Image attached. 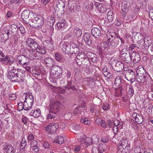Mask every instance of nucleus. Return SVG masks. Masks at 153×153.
<instances>
[{
	"instance_id": "f257e3e1",
	"label": "nucleus",
	"mask_w": 153,
	"mask_h": 153,
	"mask_svg": "<svg viewBox=\"0 0 153 153\" xmlns=\"http://www.w3.org/2000/svg\"><path fill=\"white\" fill-rule=\"evenodd\" d=\"M137 72L136 78L138 83H146L151 81V78L149 74L143 68H140Z\"/></svg>"
},
{
	"instance_id": "f03ea898",
	"label": "nucleus",
	"mask_w": 153,
	"mask_h": 153,
	"mask_svg": "<svg viewBox=\"0 0 153 153\" xmlns=\"http://www.w3.org/2000/svg\"><path fill=\"white\" fill-rule=\"evenodd\" d=\"M31 21L33 24L31 25L29 24V25L33 28H41L44 25V19L43 17L36 13L32 19Z\"/></svg>"
},
{
	"instance_id": "7ed1b4c3",
	"label": "nucleus",
	"mask_w": 153,
	"mask_h": 153,
	"mask_svg": "<svg viewBox=\"0 0 153 153\" xmlns=\"http://www.w3.org/2000/svg\"><path fill=\"white\" fill-rule=\"evenodd\" d=\"M110 64H111L112 69L117 72H120L123 69L125 71H126L124 69V64L121 62L114 58H111L110 62Z\"/></svg>"
},
{
	"instance_id": "20e7f679",
	"label": "nucleus",
	"mask_w": 153,
	"mask_h": 153,
	"mask_svg": "<svg viewBox=\"0 0 153 153\" xmlns=\"http://www.w3.org/2000/svg\"><path fill=\"white\" fill-rule=\"evenodd\" d=\"M61 105V103L59 100H56L51 101L48 107L49 112L56 114L59 111Z\"/></svg>"
},
{
	"instance_id": "39448f33",
	"label": "nucleus",
	"mask_w": 153,
	"mask_h": 153,
	"mask_svg": "<svg viewBox=\"0 0 153 153\" xmlns=\"http://www.w3.org/2000/svg\"><path fill=\"white\" fill-rule=\"evenodd\" d=\"M35 13L29 10H25L22 13L21 18L25 24H28L30 19H32Z\"/></svg>"
},
{
	"instance_id": "423d86ee",
	"label": "nucleus",
	"mask_w": 153,
	"mask_h": 153,
	"mask_svg": "<svg viewBox=\"0 0 153 153\" xmlns=\"http://www.w3.org/2000/svg\"><path fill=\"white\" fill-rule=\"evenodd\" d=\"M76 61L82 71L83 69L86 68L88 67V64L90 63L89 60L86 56L81 59H76Z\"/></svg>"
},
{
	"instance_id": "0eeeda50",
	"label": "nucleus",
	"mask_w": 153,
	"mask_h": 153,
	"mask_svg": "<svg viewBox=\"0 0 153 153\" xmlns=\"http://www.w3.org/2000/svg\"><path fill=\"white\" fill-rule=\"evenodd\" d=\"M17 73L15 69L11 70L8 73V77L9 80L12 82L20 83L21 81H22L23 79L21 78V79L18 78L16 74Z\"/></svg>"
},
{
	"instance_id": "6e6552de",
	"label": "nucleus",
	"mask_w": 153,
	"mask_h": 153,
	"mask_svg": "<svg viewBox=\"0 0 153 153\" xmlns=\"http://www.w3.org/2000/svg\"><path fill=\"white\" fill-rule=\"evenodd\" d=\"M62 69L59 65H55L52 66L50 71V74L53 76L54 78L56 79L57 77L60 76L62 73Z\"/></svg>"
},
{
	"instance_id": "1a4fd4ad",
	"label": "nucleus",
	"mask_w": 153,
	"mask_h": 153,
	"mask_svg": "<svg viewBox=\"0 0 153 153\" xmlns=\"http://www.w3.org/2000/svg\"><path fill=\"white\" fill-rule=\"evenodd\" d=\"M59 128L58 124L54 123H51L47 126L45 127V129L48 134H53L55 133L56 129Z\"/></svg>"
},
{
	"instance_id": "9d476101",
	"label": "nucleus",
	"mask_w": 153,
	"mask_h": 153,
	"mask_svg": "<svg viewBox=\"0 0 153 153\" xmlns=\"http://www.w3.org/2000/svg\"><path fill=\"white\" fill-rule=\"evenodd\" d=\"M14 62L13 57L12 56L6 55L4 58H0V62L5 65H11Z\"/></svg>"
},
{
	"instance_id": "9b49d317",
	"label": "nucleus",
	"mask_w": 153,
	"mask_h": 153,
	"mask_svg": "<svg viewBox=\"0 0 153 153\" xmlns=\"http://www.w3.org/2000/svg\"><path fill=\"white\" fill-rule=\"evenodd\" d=\"M26 45L33 50H37L39 45L33 39L30 38H28L26 39Z\"/></svg>"
},
{
	"instance_id": "f8f14e48",
	"label": "nucleus",
	"mask_w": 153,
	"mask_h": 153,
	"mask_svg": "<svg viewBox=\"0 0 153 153\" xmlns=\"http://www.w3.org/2000/svg\"><path fill=\"white\" fill-rule=\"evenodd\" d=\"M125 77L127 80L132 83L135 80V73L131 69H128L126 71Z\"/></svg>"
},
{
	"instance_id": "ddd939ff",
	"label": "nucleus",
	"mask_w": 153,
	"mask_h": 153,
	"mask_svg": "<svg viewBox=\"0 0 153 153\" xmlns=\"http://www.w3.org/2000/svg\"><path fill=\"white\" fill-rule=\"evenodd\" d=\"M26 53L25 56L27 58L30 59H38V56L37 55V53L36 51H33V50L25 49V51Z\"/></svg>"
},
{
	"instance_id": "4468645a",
	"label": "nucleus",
	"mask_w": 153,
	"mask_h": 153,
	"mask_svg": "<svg viewBox=\"0 0 153 153\" xmlns=\"http://www.w3.org/2000/svg\"><path fill=\"white\" fill-rule=\"evenodd\" d=\"M62 52L65 54L70 53L73 54L70 43L69 44L65 43L63 44L62 46Z\"/></svg>"
},
{
	"instance_id": "2eb2a0df",
	"label": "nucleus",
	"mask_w": 153,
	"mask_h": 153,
	"mask_svg": "<svg viewBox=\"0 0 153 153\" xmlns=\"http://www.w3.org/2000/svg\"><path fill=\"white\" fill-rule=\"evenodd\" d=\"M111 38L108 39V45L110 48L114 49L117 47L120 43V42L118 39H116L114 41Z\"/></svg>"
},
{
	"instance_id": "dca6fc26",
	"label": "nucleus",
	"mask_w": 153,
	"mask_h": 153,
	"mask_svg": "<svg viewBox=\"0 0 153 153\" xmlns=\"http://www.w3.org/2000/svg\"><path fill=\"white\" fill-rule=\"evenodd\" d=\"M92 38L91 34L89 33H85L83 36V40L89 46H90L92 43Z\"/></svg>"
},
{
	"instance_id": "f3484780",
	"label": "nucleus",
	"mask_w": 153,
	"mask_h": 153,
	"mask_svg": "<svg viewBox=\"0 0 153 153\" xmlns=\"http://www.w3.org/2000/svg\"><path fill=\"white\" fill-rule=\"evenodd\" d=\"M114 84L116 85H128V84L126 83L125 80L123 79L121 76H118L116 77L114 81Z\"/></svg>"
},
{
	"instance_id": "a211bd4d",
	"label": "nucleus",
	"mask_w": 153,
	"mask_h": 153,
	"mask_svg": "<svg viewBox=\"0 0 153 153\" xmlns=\"http://www.w3.org/2000/svg\"><path fill=\"white\" fill-rule=\"evenodd\" d=\"M131 62L133 60V63H137L140 59L139 53L137 52L132 51L131 54Z\"/></svg>"
},
{
	"instance_id": "6ab92c4d",
	"label": "nucleus",
	"mask_w": 153,
	"mask_h": 153,
	"mask_svg": "<svg viewBox=\"0 0 153 153\" xmlns=\"http://www.w3.org/2000/svg\"><path fill=\"white\" fill-rule=\"evenodd\" d=\"M94 5L100 13H104L106 10L105 5L102 3L95 2Z\"/></svg>"
},
{
	"instance_id": "aec40b11",
	"label": "nucleus",
	"mask_w": 153,
	"mask_h": 153,
	"mask_svg": "<svg viewBox=\"0 0 153 153\" xmlns=\"http://www.w3.org/2000/svg\"><path fill=\"white\" fill-rule=\"evenodd\" d=\"M121 56L122 60L125 62L127 64L131 63V54L130 53H123Z\"/></svg>"
},
{
	"instance_id": "412c9836",
	"label": "nucleus",
	"mask_w": 153,
	"mask_h": 153,
	"mask_svg": "<svg viewBox=\"0 0 153 153\" xmlns=\"http://www.w3.org/2000/svg\"><path fill=\"white\" fill-rule=\"evenodd\" d=\"M67 82V85L64 86L65 88L68 89L69 91H70V90L73 91L76 90V89L74 85V83L73 79H71L70 81L68 80Z\"/></svg>"
},
{
	"instance_id": "4be33fe9",
	"label": "nucleus",
	"mask_w": 153,
	"mask_h": 153,
	"mask_svg": "<svg viewBox=\"0 0 153 153\" xmlns=\"http://www.w3.org/2000/svg\"><path fill=\"white\" fill-rule=\"evenodd\" d=\"M91 33L93 36L96 38H99L101 36L100 30L97 27H94L91 30Z\"/></svg>"
},
{
	"instance_id": "5701e85b",
	"label": "nucleus",
	"mask_w": 153,
	"mask_h": 153,
	"mask_svg": "<svg viewBox=\"0 0 153 153\" xmlns=\"http://www.w3.org/2000/svg\"><path fill=\"white\" fill-rule=\"evenodd\" d=\"M127 85H120L117 88L115 89V95L116 97H120L122 95L124 91V87Z\"/></svg>"
},
{
	"instance_id": "b1692460",
	"label": "nucleus",
	"mask_w": 153,
	"mask_h": 153,
	"mask_svg": "<svg viewBox=\"0 0 153 153\" xmlns=\"http://www.w3.org/2000/svg\"><path fill=\"white\" fill-rule=\"evenodd\" d=\"M130 4L129 2L125 1L122 3L121 9L123 12L127 13L130 8Z\"/></svg>"
},
{
	"instance_id": "393cba45",
	"label": "nucleus",
	"mask_w": 153,
	"mask_h": 153,
	"mask_svg": "<svg viewBox=\"0 0 153 153\" xmlns=\"http://www.w3.org/2000/svg\"><path fill=\"white\" fill-rule=\"evenodd\" d=\"M22 98L23 99H25L23 102L24 104H25V102H26L28 105L30 104V106H29L28 107L30 108V109L33 105V100L29 99V98L26 97V96H25V94L22 96Z\"/></svg>"
},
{
	"instance_id": "a878e982",
	"label": "nucleus",
	"mask_w": 153,
	"mask_h": 153,
	"mask_svg": "<svg viewBox=\"0 0 153 153\" xmlns=\"http://www.w3.org/2000/svg\"><path fill=\"white\" fill-rule=\"evenodd\" d=\"M15 71H16L17 73V75L18 78L23 79L22 81H21V83L25 81V79L23 77L25 76V73L21 69H15Z\"/></svg>"
},
{
	"instance_id": "bb28decb",
	"label": "nucleus",
	"mask_w": 153,
	"mask_h": 153,
	"mask_svg": "<svg viewBox=\"0 0 153 153\" xmlns=\"http://www.w3.org/2000/svg\"><path fill=\"white\" fill-rule=\"evenodd\" d=\"M24 55H19L16 58V60L18 62L19 64H21L22 65L23 63H24V62L25 60H26V58L27 57L26 56L25 52L24 51L23 53Z\"/></svg>"
},
{
	"instance_id": "cd10ccee",
	"label": "nucleus",
	"mask_w": 153,
	"mask_h": 153,
	"mask_svg": "<svg viewBox=\"0 0 153 153\" xmlns=\"http://www.w3.org/2000/svg\"><path fill=\"white\" fill-rule=\"evenodd\" d=\"M107 18L110 22H112L115 20V17L112 11L110 10L107 14Z\"/></svg>"
},
{
	"instance_id": "c85d7f7f",
	"label": "nucleus",
	"mask_w": 153,
	"mask_h": 153,
	"mask_svg": "<svg viewBox=\"0 0 153 153\" xmlns=\"http://www.w3.org/2000/svg\"><path fill=\"white\" fill-rule=\"evenodd\" d=\"M29 114L30 116H33L35 118H37L40 116V110L39 109H38L35 110H32L31 111L30 113Z\"/></svg>"
},
{
	"instance_id": "c756f323",
	"label": "nucleus",
	"mask_w": 153,
	"mask_h": 153,
	"mask_svg": "<svg viewBox=\"0 0 153 153\" xmlns=\"http://www.w3.org/2000/svg\"><path fill=\"white\" fill-rule=\"evenodd\" d=\"M23 101H21L19 103H18V109H19L20 111H21L24 109L25 111H27L30 110V108L26 106V104L23 103Z\"/></svg>"
},
{
	"instance_id": "7c9ffc66",
	"label": "nucleus",
	"mask_w": 153,
	"mask_h": 153,
	"mask_svg": "<svg viewBox=\"0 0 153 153\" xmlns=\"http://www.w3.org/2000/svg\"><path fill=\"white\" fill-rule=\"evenodd\" d=\"M96 123L99 126H101L104 128H106V122L105 121L100 118L97 119L96 121Z\"/></svg>"
},
{
	"instance_id": "2f4dec72",
	"label": "nucleus",
	"mask_w": 153,
	"mask_h": 153,
	"mask_svg": "<svg viewBox=\"0 0 153 153\" xmlns=\"http://www.w3.org/2000/svg\"><path fill=\"white\" fill-rule=\"evenodd\" d=\"M67 25L65 20L59 22L57 23V27L59 29H65Z\"/></svg>"
},
{
	"instance_id": "473e14b6",
	"label": "nucleus",
	"mask_w": 153,
	"mask_h": 153,
	"mask_svg": "<svg viewBox=\"0 0 153 153\" xmlns=\"http://www.w3.org/2000/svg\"><path fill=\"white\" fill-rule=\"evenodd\" d=\"M44 62L48 67L50 68L53 66V60L50 58L47 57L45 58Z\"/></svg>"
},
{
	"instance_id": "72a5a7b5",
	"label": "nucleus",
	"mask_w": 153,
	"mask_h": 153,
	"mask_svg": "<svg viewBox=\"0 0 153 153\" xmlns=\"http://www.w3.org/2000/svg\"><path fill=\"white\" fill-rule=\"evenodd\" d=\"M118 147L119 149V151L121 152H122L123 151V150H124V151H125L126 152H127L128 150L130 149V147L128 145H124L120 144Z\"/></svg>"
},
{
	"instance_id": "f704fd0d",
	"label": "nucleus",
	"mask_w": 153,
	"mask_h": 153,
	"mask_svg": "<svg viewBox=\"0 0 153 153\" xmlns=\"http://www.w3.org/2000/svg\"><path fill=\"white\" fill-rule=\"evenodd\" d=\"M53 143H56L59 144H62L64 142V139L63 137L61 136H59L55 137Z\"/></svg>"
},
{
	"instance_id": "c9c22d12",
	"label": "nucleus",
	"mask_w": 153,
	"mask_h": 153,
	"mask_svg": "<svg viewBox=\"0 0 153 153\" xmlns=\"http://www.w3.org/2000/svg\"><path fill=\"white\" fill-rule=\"evenodd\" d=\"M97 46L98 49H99L100 51H104L107 47L108 46V42L107 44L105 42H101L99 45Z\"/></svg>"
},
{
	"instance_id": "e433bc0d",
	"label": "nucleus",
	"mask_w": 153,
	"mask_h": 153,
	"mask_svg": "<svg viewBox=\"0 0 153 153\" xmlns=\"http://www.w3.org/2000/svg\"><path fill=\"white\" fill-rule=\"evenodd\" d=\"M74 54L75 55L76 54H77L76 56V59H75L76 60V59H79L86 56V55L83 52L81 51L80 52L79 50L77 51V52H75Z\"/></svg>"
},
{
	"instance_id": "4c0bfd02",
	"label": "nucleus",
	"mask_w": 153,
	"mask_h": 153,
	"mask_svg": "<svg viewBox=\"0 0 153 153\" xmlns=\"http://www.w3.org/2000/svg\"><path fill=\"white\" fill-rule=\"evenodd\" d=\"M70 44L71 47H72V50L73 51V54L75 52H77V51L79 50V49L78 45L74 42H71Z\"/></svg>"
},
{
	"instance_id": "58836bf2",
	"label": "nucleus",
	"mask_w": 153,
	"mask_h": 153,
	"mask_svg": "<svg viewBox=\"0 0 153 153\" xmlns=\"http://www.w3.org/2000/svg\"><path fill=\"white\" fill-rule=\"evenodd\" d=\"M127 20L129 21L134 20L136 18L135 15L134 13L129 12L127 16Z\"/></svg>"
},
{
	"instance_id": "ea45409f",
	"label": "nucleus",
	"mask_w": 153,
	"mask_h": 153,
	"mask_svg": "<svg viewBox=\"0 0 153 153\" xmlns=\"http://www.w3.org/2000/svg\"><path fill=\"white\" fill-rule=\"evenodd\" d=\"M99 151V153H103L106 149V146L105 144H100L97 147Z\"/></svg>"
},
{
	"instance_id": "a19ab883",
	"label": "nucleus",
	"mask_w": 153,
	"mask_h": 153,
	"mask_svg": "<svg viewBox=\"0 0 153 153\" xmlns=\"http://www.w3.org/2000/svg\"><path fill=\"white\" fill-rule=\"evenodd\" d=\"M12 145L9 143H4L2 146V150L4 153H6L10 148H11Z\"/></svg>"
},
{
	"instance_id": "79ce46f5",
	"label": "nucleus",
	"mask_w": 153,
	"mask_h": 153,
	"mask_svg": "<svg viewBox=\"0 0 153 153\" xmlns=\"http://www.w3.org/2000/svg\"><path fill=\"white\" fill-rule=\"evenodd\" d=\"M36 51L39 53H41L42 54H45L47 53V51L45 48L44 46H39L37 50Z\"/></svg>"
},
{
	"instance_id": "37998d69",
	"label": "nucleus",
	"mask_w": 153,
	"mask_h": 153,
	"mask_svg": "<svg viewBox=\"0 0 153 153\" xmlns=\"http://www.w3.org/2000/svg\"><path fill=\"white\" fill-rule=\"evenodd\" d=\"M137 47L139 49L138 51L140 52H142L143 53H146L148 52L147 50L148 49L146 48V47L144 46H142L139 45V46Z\"/></svg>"
},
{
	"instance_id": "c03bdc74",
	"label": "nucleus",
	"mask_w": 153,
	"mask_h": 153,
	"mask_svg": "<svg viewBox=\"0 0 153 153\" xmlns=\"http://www.w3.org/2000/svg\"><path fill=\"white\" fill-rule=\"evenodd\" d=\"M151 44V40L150 39H147L146 38H144V46L146 47V49H149Z\"/></svg>"
},
{
	"instance_id": "a18cd8bd",
	"label": "nucleus",
	"mask_w": 153,
	"mask_h": 153,
	"mask_svg": "<svg viewBox=\"0 0 153 153\" xmlns=\"http://www.w3.org/2000/svg\"><path fill=\"white\" fill-rule=\"evenodd\" d=\"M134 37L138 44L140 43V42H143V40L141 39L142 36L140 33H137Z\"/></svg>"
},
{
	"instance_id": "49530a36",
	"label": "nucleus",
	"mask_w": 153,
	"mask_h": 153,
	"mask_svg": "<svg viewBox=\"0 0 153 153\" xmlns=\"http://www.w3.org/2000/svg\"><path fill=\"white\" fill-rule=\"evenodd\" d=\"M82 107H77L74 109L73 112V114L74 115H77L80 114L82 111Z\"/></svg>"
},
{
	"instance_id": "de8ad7c7",
	"label": "nucleus",
	"mask_w": 153,
	"mask_h": 153,
	"mask_svg": "<svg viewBox=\"0 0 153 153\" xmlns=\"http://www.w3.org/2000/svg\"><path fill=\"white\" fill-rule=\"evenodd\" d=\"M92 142L94 143L97 144L99 142L100 139L98 138V136L96 134L93 135L91 138Z\"/></svg>"
},
{
	"instance_id": "09e8293b",
	"label": "nucleus",
	"mask_w": 153,
	"mask_h": 153,
	"mask_svg": "<svg viewBox=\"0 0 153 153\" xmlns=\"http://www.w3.org/2000/svg\"><path fill=\"white\" fill-rule=\"evenodd\" d=\"M11 32L13 33H17L19 30V27L15 24H13L11 25Z\"/></svg>"
},
{
	"instance_id": "8fccbe9b",
	"label": "nucleus",
	"mask_w": 153,
	"mask_h": 153,
	"mask_svg": "<svg viewBox=\"0 0 153 153\" xmlns=\"http://www.w3.org/2000/svg\"><path fill=\"white\" fill-rule=\"evenodd\" d=\"M135 120L136 122L138 124H141L143 122V119L142 116V115H141L139 114H138L137 117Z\"/></svg>"
},
{
	"instance_id": "3c124183",
	"label": "nucleus",
	"mask_w": 153,
	"mask_h": 153,
	"mask_svg": "<svg viewBox=\"0 0 153 153\" xmlns=\"http://www.w3.org/2000/svg\"><path fill=\"white\" fill-rule=\"evenodd\" d=\"M57 61L61 62L62 59V57L61 54L59 52H56L55 53L54 56Z\"/></svg>"
},
{
	"instance_id": "603ef678",
	"label": "nucleus",
	"mask_w": 153,
	"mask_h": 153,
	"mask_svg": "<svg viewBox=\"0 0 153 153\" xmlns=\"http://www.w3.org/2000/svg\"><path fill=\"white\" fill-rule=\"evenodd\" d=\"M64 10H56L55 11V14H56L57 16L59 18L61 17L64 14Z\"/></svg>"
},
{
	"instance_id": "864d4df0",
	"label": "nucleus",
	"mask_w": 153,
	"mask_h": 153,
	"mask_svg": "<svg viewBox=\"0 0 153 153\" xmlns=\"http://www.w3.org/2000/svg\"><path fill=\"white\" fill-rule=\"evenodd\" d=\"M92 141L90 137H87L85 140V144L86 146L87 147L92 144Z\"/></svg>"
},
{
	"instance_id": "5fc2aeb1",
	"label": "nucleus",
	"mask_w": 153,
	"mask_h": 153,
	"mask_svg": "<svg viewBox=\"0 0 153 153\" xmlns=\"http://www.w3.org/2000/svg\"><path fill=\"white\" fill-rule=\"evenodd\" d=\"M80 121L82 123H84L85 125H89L91 123V121L88 120V118H87L81 119Z\"/></svg>"
},
{
	"instance_id": "6e6d98bb",
	"label": "nucleus",
	"mask_w": 153,
	"mask_h": 153,
	"mask_svg": "<svg viewBox=\"0 0 153 153\" xmlns=\"http://www.w3.org/2000/svg\"><path fill=\"white\" fill-rule=\"evenodd\" d=\"M105 71L102 72V74L105 77L111 78L112 77L111 74L107 71V68H105Z\"/></svg>"
},
{
	"instance_id": "4d7b16f0",
	"label": "nucleus",
	"mask_w": 153,
	"mask_h": 153,
	"mask_svg": "<svg viewBox=\"0 0 153 153\" xmlns=\"http://www.w3.org/2000/svg\"><path fill=\"white\" fill-rule=\"evenodd\" d=\"M57 7L59 8V9L62 8L64 9L65 7V4L64 1H60L58 4H57Z\"/></svg>"
},
{
	"instance_id": "13d9d810",
	"label": "nucleus",
	"mask_w": 153,
	"mask_h": 153,
	"mask_svg": "<svg viewBox=\"0 0 153 153\" xmlns=\"http://www.w3.org/2000/svg\"><path fill=\"white\" fill-rule=\"evenodd\" d=\"M91 60L92 61V62L94 63H96L97 62L99 61V58L97 56V55L95 54H94L93 57H91V58H90L89 60Z\"/></svg>"
},
{
	"instance_id": "bf43d9fd",
	"label": "nucleus",
	"mask_w": 153,
	"mask_h": 153,
	"mask_svg": "<svg viewBox=\"0 0 153 153\" xmlns=\"http://www.w3.org/2000/svg\"><path fill=\"white\" fill-rule=\"evenodd\" d=\"M129 86L128 90V94L131 97L134 94V91L132 88V87L128 84V85Z\"/></svg>"
},
{
	"instance_id": "052dcab7",
	"label": "nucleus",
	"mask_w": 153,
	"mask_h": 153,
	"mask_svg": "<svg viewBox=\"0 0 153 153\" xmlns=\"http://www.w3.org/2000/svg\"><path fill=\"white\" fill-rule=\"evenodd\" d=\"M74 31L76 33V36L77 37H79L82 34V31L79 29H76L74 30Z\"/></svg>"
},
{
	"instance_id": "680f3d73",
	"label": "nucleus",
	"mask_w": 153,
	"mask_h": 153,
	"mask_svg": "<svg viewBox=\"0 0 153 153\" xmlns=\"http://www.w3.org/2000/svg\"><path fill=\"white\" fill-rule=\"evenodd\" d=\"M109 137L107 135L104 136L101 138V141L104 143H106L108 142Z\"/></svg>"
},
{
	"instance_id": "e2e57ef3",
	"label": "nucleus",
	"mask_w": 153,
	"mask_h": 153,
	"mask_svg": "<svg viewBox=\"0 0 153 153\" xmlns=\"http://www.w3.org/2000/svg\"><path fill=\"white\" fill-rule=\"evenodd\" d=\"M106 128H110L112 127L113 125V122L110 119L107 120L106 123Z\"/></svg>"
},
{
	"instance_id": "0e129e2a",
	"label": "nucleus",
	"mask_w": 153,
	"mask_h": 153,
	"mask_svg": "<svg viewBox=\"0 0 153 153\" xmlns=\"http://www.w3.org/2000/svg\"><path fill=\"white\" fill-rule=\"evenodd\" d=\"M66 77L68 79L70 78L72 79V77L73 74H72L70 70H67V71L66 72Z\"/></svg>"
},
{
	"instance_id": "69168bd1",
	"label": "nucleus",
	"mask_w": 153,
	"mask_h": 153,
	"mask_svg": "<svg viewBox=\"0 0 153 153\" xmlns=\"http://www.w3.org/2000/svg\"><path fill=\"white\" fill-rule=\"evenodd\" d=\"M10 30H6L4 32V33L3 35H6L5 38H4V40H7L9 38L10 35Z\"/></svg>"
},
{
	"instance_id": "338daca9",
	"label": "nucleus",
	"mask_w": 153,
	"mask_h": 153,
	"mask_svg": "<svg viewBox=\"0 0 153 153\" xmlns=\"http://www.w3.org/2000/svg\"><path fill=\"white\" fill-rule=\"evenodd\" d=\"M27 145V142L25 138L22 139L21 143V147H23L22 149L25 148Z\"/></svg>"
},
{
	"instance_id": "774afa93",
	"label": "nucleus",
	"mask_w": 153,
	"mask_h": 153,
	"mask_svg": "<svg viewBox=\"0 0 153 153\" xmlns=\"http://www.w3.org/2000/svg\"><path fill=\"white\" fill-rule=\"evenodd\" d=\"M54 151L56 152V153H68L63 149L58 148L54 150Z\"/></svg>"
}]
</instances>
